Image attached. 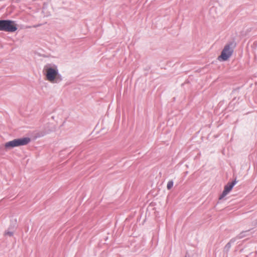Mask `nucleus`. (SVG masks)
Returning <instances> with one entry per match:
<instances>
[{
  "instance_id": "nucleus-1",
  "label": "nucleus",
  "mask_w": 257,
  "mask_h": 257,
  "mask_svg": "<svg viewBox=\"0 0 257 257\" xmlns=\"http://www.w3.org/2000/svg\"><path fill=\"white\" fill-rule=\"evenodd\" d=\"M46 70V77L47 79L51 83H59L62 80L61 76L58 73L57 66L49 67L46 66L44 68Z\"/></svg>"
},
{
  "instance_id": "nucleus-9",
  "label": "nucleus",
  "mask_w": 257,
  "mask_h": 257,
  "mask_svg": "<svg viewBox=\"0 0 257 257\" xmlns=\"http://www.w3.org/2000/svg\"><path fill=\"white\" fill-rule=\"evenodd\" d=\"M14 232L13 231H10L9 230H8L5 232V234L6 235H8L9 236H12L13 235Z\"/></svg>"
},
{
  "instance_id": "nucleus-6",
  "label": "nucleus",
  "mask_w": 257,
  "mask_h": 257,
  "mask_svg": "<svg viewBox=\"0 0 257 257\" xmlns=\"http://www.w3.org/2000/svg\"><path fill=\"white\" fill-rule=\"evenodd\" d=\"M249 231V230H245V231H241L239 234H238L236 237L237 239H241L243 237H245L249 235L248 232Z\"/></svg>"
},
{
  "instance_id": "nucleus-10",
  "label": "nucleus",
  "mask_w": 257,
  "mask_h": 257,
  "mask_svg": "<svg viewBox=\"0 0 257 257\" xmlns=\"http://www.w3.org/2000/svg\"><path fill=\"white\" fill-rule=\"evenodd\" d=\"M231 241H233L232 239L230 240V242H228V243H227L226 244V247H230V246H231L230 242H231Z\"/></svg>"
},
{
  "instance_id": "nucleus-7",
  "label": "nucleus",
  "mask_w": 257,
  "mask_h": 257,
  "mask_svg": "<svg viewBox=\"0 0 257 257\" xmlns=\"http://www.w3.org/2000/svg\"><path fill=\"white\" fill-rule=\"evenodd\" d=\"M7 20H0V31H6V25Z\"/></svg>"
},
{
  "instance_id": "nucleus-3",
  "label": "nucleus",
  "mask_w": 257,
  "mask_h": 257,
  "mask_svg": "<svg viewBox=\"0 0 257 257\" xmlns=\"http://www.w3.org/2000/svg\"><path fill=\"white\" fill-rule=\"evenodd\" d=\"M31 142V139L29 137H24L14 139L11 141L7 142L5 144L6 149H12L15 147L25 146Z\"/></svg>"
},
{
  "instance_id": "nucleus-8",
  "label": "nucleus",
  "mask_w": 257,
  "mask_h": 257,
  "mask_svg": "<svg viewBox=\"0 0 257 257\" xmlns=\"http://www.w3.org/2000/svg\"><path fill=\"white\" fill-rule=\"evenodd\" d=\"M173 181L172 180H170L168 182L167 188L168 190H170L173 186Z\"/></svg>"
},
{
  "instance_id": "nucleus-2",
  "label": "nucleus",
  "mask_w": 257,
  "mask_h": 257,
  "mask_svg": "<svg viewBox=\"0 0 257 257\" xmlns=\"http://www.w3.org/2000/svg\"><path fill=\"white\" fill-rule=\"evenodd\" d=\"M236 43L234 41L228 42L225 45L218 59L223 61L227 60L232 55Z\"/></svg>"
},
{
  "instance_id": "nucleus-5",
  "label": "nucleus",
  "mask_w": 257,
  "mask_h": 257,
  "mask_svg": "<svg viewBox=\"0 0 257 257\" xmlns=\"http://www.w3.org/2000/svg\"><path fill=\"white\" fill-rule=\"evenodd\" d=\"M5 32H14L17 30V26L15 21L7 20Z\"/></svg>"
},
{
  "instance_id": "nucleus-4",
  "label": "nucleus",
  "mask_w": 257,
  "mask_h": 257,
  "mask_svg": "<svg viewBox=\"0 0 257 257\" xmlns=\"http://www.w3.org/2000/svg\"><path fill=\"white\" fill-rule=\"evenodd\" d=\"M236 179L231 182H228L225 186L222 194L220 195L219 199H222L232 190L233 186L236 184Z\"/></svg>"
}]
</instances>
